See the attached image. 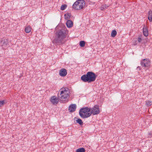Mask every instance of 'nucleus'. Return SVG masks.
<instances>
[{
  "instance_id": "20",
  "label": "nucleus",
  "mask_w": 152,
  "mask_h": 152,
  "mask_svg": "<svg viewBox=\"0 0 152 152\" xmlns=\"http://www.w3.org/2000/svg\"><path fill=\"white\" fill-rule=\"evenodd\" d=\"M85 44V42L83 41H81L80 42V45L81 47L84 46Z\"/></svg>"
},
{
  "instance_id": "7",
  "label": "nucleus",
  "mask_w": 152,
  "mask_h": 152,
  "mask_svg": "<svg viewBox=\"0 0 152 152\" xmlns=\"http://www.w3.org/2000/svg\"><path fill=\"white\" fill-rule=\"evenodd\" d=\"M91 114L93 115H96L99 114L100 112L99 107L98 105H95L92 108H91Z\"/></svg>"
},
{
  "instance_id": "19",
  "label": "nucleus",
  "mask_w": 152,
  "mask_h": 152,
  "mask_svg": "<svg viewBox=\"0 0 152 152\" xmlns=\"http://www.w3.org/2000/svg\"><path fill=\"white\" fill-rule=\"evenodd\" d=\"M77 122L80 125H81L83 124V122L82 120L80 118H78L76 120Z\"/></svg>"
},
{
  "instance_id": "8",
  "label": "nucleus",
  "mask_w": 152,
  "mask_h": 152,
  "mask_svg": "<svg viewBox=\"0 0 152 152\" xmlns=\"http://www.w3.org/2000/svg\"><path fill=\"white\" fill-rule=\"evenodd\" d=\"M59 99L58 98H57L55 96H51L50 98V101L53 104H57Z\"/></svg>"
},
{
  "instance_id": "1",
  "label": "nucleus",
  "mask_w": 152,
  "mask_h": 152,
  "mask_svg": "<svg viewBox=\"0 0 152 152\" xmlns=\"http://www.w3.org/2000/svg\"><path fill=\"white\" fill-rule=\"evenodd\" d=\"M66 30V28H64L56 32V37L53 41V43L56 45H62L64 43Z\"/></svg>"
},
{
  "instance_id": "12",
  "label": "nucleus",
  "mask_w": 152,
  "mask_h": 152,
  "mask_svg": "<svg viewBox=\"0 0 152 152\" xmlns=\"http://www.w3.org/2000/svg\"><path fill=\"white\" fill-rule=\"evenodd\" d=\"M143 32L144 35L145 37H147L148 35V32L146 26H144L143 29Z\"/></svg>"
},
{
  "instance_id": "18",
  "label": "nucleus",
  "mask_w": 152,
  "mask_h": 152,
  "mask_svg": "<svg viewBox=\"0 0 152 152\" xmlns=\"http://www.w3.org/2000/svg\"><path fill=\"white\" fill-rule=\"evenodd\" d=\"M146 104L147 106L149 107L152 105V102L151 101L148 100L146 101Z\"/></svg>"
},
{
  "instance_id": "17",
  "label": "nucleus",
  "mask_w": 152,
  "mask_h": 152,
  "mask_svg": "<svg viewBox=\"0 0 152 152\" xmlns=\"http://www.w3.org/2000/svg\"><path fill=\"white\" fill-rule=\"evenodd\" d=\"M8 44V40L7 39H4L2 41V45L6 46Z\"/></svg>"
},
{
  "instance_id": "23",
  "label": "nucleus",
  "mask_w": 152,
  "mask_h": 152,
  "mask_svg": "<svg viewBox=\"0 0 152 152\" xmlns=\"http://www.w3.org/2000/svg\"><path fill=\"white\" fill-rule=\"evenodd\" d=\"M66 5H63L61 7V10H64L66 8Z\"/></svg>"
},
{
  "instance_id": "21",
  "label": "nucleus",
  "mask_w": 152,
  "mask_h": 152,
  "mask_svg": "<svg viewBox=\"0 0 152 152\" xmlns=\"http://www.w3.org/2000/svg\"><path fill=\"white\" fill-rule=\"evenodd\" d=\"M108 7V6L106 4L102 5L101 7V10H102L104 9L107 8Z\"/></svg>"
},
{
  "instance_id": "6",
  "label": "nucleus",
  "mask_w": 152,
  "mask_h": 152,
  "mask_svg": "<svg viewBox=\"0 0 152 152\" xmlns=\"http://www.w3.org/2000/svg\"><path fill=\"white\" fill-rule=\"evenodd\" d=\"M141 64L142 66L148 67L151 65V62L148 59H144L142 60Z\"/></svg>"
},
{
  "instance_id": "25",
  "label": "nucleus",
  "mask_w": 152,
  "mask_h": 152,
  "mask_svg": "<svg viewBox=\"0 0 152 152\" xmlns=\"http://www.w3.org/2000/svg\"><path fill=\"white\" fill-rule=\"evenodd\" d=\"M142 40L141 38H138V41L139 42H140Z\"/></svg>"
},
{
  "instance_id": "4",
  "label": "nucleus",
  "mask_w": 152,
  "mask_h": 152,
  "mask_svg": "<svg viewBox=\"0 0 152 152\" xmlns=\"http://www.w3.org/2000/svg\"><path fill=\"white\" fill-rule=\"evenodd\" d=\"M91 108L88 107H83L79 111V113L80 117L86 118L89 117L91 115Z\"/></svg>"
},
{
  "instance_id": "14",
  "label": "nucleus",
  "mask_w": 152,
  "mask_h": 152,
  "mask_svg": "<svg viewBox=\"0 0 152 152\" xmlns=\"http://www.w3.org/2000/svg\"><path fill=\"white\" fill-rule=\"evenodd\" d=\"M31 28L30 26H27L25 28V31L27 33L30 32L31 31Z\"/></svg>"
},
{
  "instance_id": "24",
  "label": "nucleus",
  "mask_w": 152,
  "mask_h": 152,
  "mask_svg": "<svg viewBox=\"0 0 152 152\" xmlns=\"http://www.w3.org/2000/svg\"><path fill=\"white\" fill-rule=\"evenodd\" d=\"M4 100H2L0 101V107L3 106L5 104Z\"/></svg>"
},
{
  "instance_id": "22",
  "label": "nucleus",
  "mask_w": 152,
  "mask_h": 152,
  "mask_svg": "<svg viewBox=\"0 0 152 152\" xmlns=\"http://www.w3.org/2000/svg\"><path fill=\"white\" fill-rule=\"evenodd\" d=\"M70 16H71V15L69 13L67 14V15H65V19L66 20L69 19L70 17Z\"/></svg>"
},
{
  "instance_id": "2",
  "label": "nucleus",
  "mask_w": 152,
  "mask_h": 152,
  "mask_svg": "<svg viewBox=\"0 0 152 152\" xmlns=\"http://www.w3.org/2000/svg\"><path fill=\"white\" fill-rule=\"evenodd\" d=\"M69 91L68 88H62L60 90L58 94V97L62 102L66 103L69 101Z\"/></svg>"
},
{
  "instance_id": "9",
  "label": "nucleus",
  "mask_w": 152,
  "mask_h": 152,
  "mask_svg": "<svg viewBox=\"0 0 152 152\" xmlns=\"http://www.w3.org/2000/svg\"><path fill=\"white\" fill-rule=\"evenodd\" d=\"M77 107L76 105L75 104H70L68 108L69 111L70 112H73L75 111Z\"/></svg>"
},
{
  "instance_id": "3",
  "label": "nucleus",
  "mask_w": 152,
  "mask_h": 152,
  "mask_svg": "<svg viewBox=\"0 0 152 152\" xmlns=\"http://www.w3.org/2000/svg\"><path fill=\"white\" fill-rule=\"evenodd\" d=\"M94 73L91 72H88L86 75H84L81 77V79L84 82L90 83L94 81L96 77Z\"/></svg>"
},
{
  "instance_id": "10",
  "label": "nucleus",
  "mask_w": 152,
  "mask_h": 152,
  "mask_svg": "<svg viewBox=\"0 0 152 152\" xmlns=\"http://www.w3.org/2000/svg\"><path fill=\"white\" fill-rule=\"evenodd\" d=\"M59 75L62 77H64L67 74L66 70L64 68L61 69L59 72Z\"/></svg>"
},
{
  "instance_id": "5",
  "label": "nucleus",
  "mask_w": 152,
  "mask_h": 152,
  "mask_svg": "<svg viewBox=\"0 0 152 152\" xmlns=\"http://www.w3.org/2000/svg\"><path fill=\"white\" fill-rule=\"evenodd\" d=\"M85 5V2L83 0H78L76 1L73 4V7L76 10L82 9Z\"/></svg>"
},
{
  "instance_id": "13",
  "label": "nucleus",
  "mask_w": 152,
  "mask_h": 152,
  "mask_svg": "<svg viewBox=\"0 0 152 152\" xmlns=\"http://www.w3.org/2000/svg\"><path fill=\"white\" fill-rule=\"evenodd\" d=\"M148 19L150 22L152 21V11L150 10L149 12Z\"/></svg>"
},
{
  "instance_id": "15",
  "label": "nucleus",
  "mask_w": 152,
  "mask_h": 152,
  "mask_svg": "<svg viewBox=\"0 0 152 152\" xmlns=\"http://www.w3.org/2000/svg\"><path fill=\"white\" fill-rule=\"evenodd\" d=\"M85 149L83 148H81L77 149L76 152H85Z\"/></svg>"
},
{
  "instance_id": "16",
  "label": "nucleus",
  "mask_w": 152,
  "mask_h": 152,
  "mask_svg": "<svg viewBox=\"0 0 152 152\" xmlns=\"http://www.w3.org/2000/svg\"><path fill=\"white\" fill-rule=\"evenodd\" d=\"M117 34V32L115 30H113L111 33V36L112 37H115Z\"/></svg>"
},
{
  "instance_id": "11",
  "label": "nucleus",
  "mask_w": 152,
  "mask_h": 152,
  "mask_svg": "<svg viewBox=\"0 0 152 152\" xmlns=\"http://www.w3.org/2000/svg\"><path fill=\"white\" fill-rule=\"evenodd\" d=\"M66 24L67 27L71 28L73 25V23L71 20H69L66 22Z\"/></svg>"
}]
</instances>
